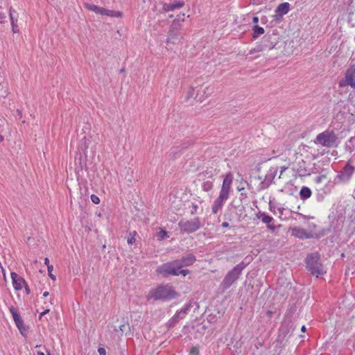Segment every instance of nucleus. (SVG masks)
Wrapping results in <instances>:
<instances>
[{"label":"nucleus","mask_w":355,"mask_h":355,"mask_svg":"<svg viewBox=\"0 0 355 355\" xmlns=\"http://www.w3.org/2000/svg\"><path fill=\"white\" fill-rule=\"evenodd\" d=\"M157 236L159 240H162L167 236V232L166 230H162L157 234Z\"/></svg>","instance_id":"nucleus-35"},{"label":"nucleus","mask_w":355,"mask_h":355,"mask_svg":"<svg viewBox=\"0 0 355 355\" xmlns=\"http://www.w3.org/2000/svg\"><path fill=\"white\" fill-rule=\"evenodd\" d=\"M98 352L100 355H106V350L104 347H99L98 349Z\"/></svg>","instance_id":"nucleus-41"},{"label":"nucleus","mask_w":355,"mask_h":355,"mask_svg":"<svg viewBox=\"0 0 355 355\" xmlns=\"http://www.w3.org/2000/svg\"><path fill=\"white\" fill-rule=\"evenodd\" d=\"M349 85L352 88L355 89V64L349 65L346 70L345 78L339 82V87H344Z\"/></svg>","instance_id":"nucleus-10"},{"label":"nucleus","mask_w":355,"mask_h":355,"mask_svg":"<svg viewBox=\"0 0 355 355\" xmlns=\"http://www.w3.org/2000/svg\"><path fill=\"white\" fill-rule=\"evenodd\" d=\"M181 28V23L178 19H175L173 21L171 25L170 26L169 29H171V31H180Z\"/></svg>","instance_id":"nucleus-31"},{"label":"nucleus","mask_w":355,"mask_h":355,"mask_svg":"<svg viewBox=\"0 0 355 355\" xmlns=\"http://www.w3.org/2000/svg\"><path fill=\"white\" fill-rule=\"evenodd\" d=\"M41 345H36L35 348H38V347H40Z\"/></svg>","instance_id":"nucleus-63"},{"label":"nucleus","mask_w":355,"mask_h":355,"mask_svg":"<svg viewBox=\"0 0 355 355\" xmlns=\"http://www.w3.org/2000/svg\"><path fill=\"white\" fill-rule=\"evenodd\" d=\"M266 314L268 318H271L273 314V312L269 310L266 311Z\"/></svg>","instance_id":"nucleus-46"},{"label":"nucleus","mask_w":355,"mask_h":355,"mask_svg":"<svg viewBox=\"0 0 355 355\" xmlns=\"http://www.w3.org/2000/svg\"><path fill=\"white\" fill-rule=\"evenodd\" d=\"M252 22L254 24H257L259 22V17H252Z\"/></svg>","instance_id":"nucleus-47"},{"label":"nucleus","mask_w":355,"mask_h":355,"mask_svg":"<svg viewBox=\"0 0 355 355\" xmlns=\"http://www.w3.org/2000/svg\"><path fill=\"white\" fill-rule=\"evenodd\" d=\"M221 225L223 227H228L230 226L229 223L227 221L223 222Z\"/></svg>","instance_id":"nucleus-49"},{"label":"nucleus","mask_w":355,"mask_h":355,"mask_svg":"<svg viewBox=\"0 0 355 355\" xmlns=\"http://www.w3.org/2000/svg\"><path fill=\"white\" fill-rule=\"evenodd\" d=\"M189 354L191 355H200L198 347L196 346L192 347L189 350Z\"/></svg>","instance_id":"nucleus-37"},{"label":"nucleus","mask_w":355,"mask_h":355,"mask_svg":"<svg viewBox=\"0 0 355 355\" xmlns=\"http://www.w3.org/2000/svg\"><path fill=\"white\" fill-rule=\"evenodd\" d=\"M183 319L182 315H180L177 312L175 314L168 320V327H173L180 320Z\"/></svg>","instance_id":"nucleus-28"},{"label":"nucleus","mask_w":355,"mask_h":355,"mask_svg":"<svg viewBox=\"0 0 355 355\" xmlns=\"http://www.w3.org/2000/svg\"><path fill=\"white\" fill-rule=\"evenodd\" d=\"M297 214L302 217V218H304V219H310V218H313V217H311V216H305L301 213H297Z\"/></svg>","instance_id":"nucleus-44"},{"label":"nucleus","mask_w":355,"mask_h":355,"mask_svg":"<svg viewBox=\"0 0 355 355\" xmlns=\"http://www.w3.org/2000/svg\"><path fill=\"white\" fill-rule=\"evenodd\" d=\"M191 307V302H189L187 303L183 308H182L180 310L177 311L176 312L179 313L180 315L182 316V318L185 317V315L187 314L188 311Z\"/></svg>","instance_id":"nucleus-30"},{"label":"nucleus","mask_w":355,"mask_h":355,"mask_svg":"<svg viewBox=\"0 0 355 355\" xmlns=\"http://www.w3.org/2000/svg\"><path fill=\"white\" fill-rule=\"evenodd\" d=\"M299 195L302 200H305L311 196L312 191L310 188L304 186L300 189Z\"/></svg>","instance_id":"nucleus-22"},{"label":"nucleus","mask_w":355,"mask_h":355,"mask_svg":"<svg viewBox=\"0 0 355 355\" xmlns=\"http://www.w3.org/2000/svg\"><path fill=\"white\" fill-rule=\"evenodd\" d=\"M287 169V167L286 166H282L281 168V171H280V175H279V178H281V175H282V173H284V171H285Z\"/></svg>","instance_id":"nucleus-48"},{"label":"nucleus","mask_w":355,"mask_h":355,"mask_svg":"<svg viewBox=\"0 0 355 355\" xmlns=\"http://www.w3.org/2000/svg\"><path fill=\"white\" fill-rule=\"evenodd\" d=\"M291 230L292 236L300 239H311L313 237L311 233L299 227H291Z\"/></svg>","instance_id":"nucleus-16"},{"label":"nucleus","mask_w":355,"mask_h":355,"mask_svg":"<svg viewBox=\"0 0 355 355\" xmlns=\"http://www.w3.org/2000/svg\"><path fill=\"white\" fill-rule=\"evenodd\" d=\"M49 312V309H46L45 311H43V314H46Z\"/></svg>","instance_id":"nucleus-58"},{"label":"nucleus","mask_w":355,"mask_h":355,"mask_svg":"<svg viewBox=\"0 0 355 355\" xmlns=\"http://www.w3.org/2000/svg\"><path fill=\"white\" fill-rule=\"evenodd\" d=\"M24 287L25 288V291H26V293L27 295L30 294L31 293V289L29 288V286H28L27 283L25 282V284H24Z\"/></svg>","instance_id":"nucleus-42"},{"label":"nucleus","mask_w":355,"mask_h":355,"mask_svg":"<svg viewBox=\"0 0 355 355\" xmlns=\"http://www.w3.org/2000/svg\"><path fill=\"white\" fill-rule=\"evenodd\" d=\"M268 206H269V210L272 212L273 214H275V205L274 204L272 203V202L271 200H270L269 203H268Z\"/></svg>","instance_id":"nucleus-40"},{"label":"nucleus","mask_w":355,"mask_h":355,"mask_svg":"<svg viewBox=\"0 0 355 355\" xmlns=\"http://www.w3.org/2000/svg\"><path fill=\"white\" fill-rule=\"evenodd\" d=\"M254 53H257V51H255V48H253L250 51L249 54H252Z\"/></svg>","instance_id":"nucleus-54"},{"label":"nucleus","mask_w":355,"mask_h":355,"mask_svg":"<svg viewBox=\"0 0 355 355\" xmlns=\"http://www.w3.org/2000/svg\"><path fill=\"white\" fill-rule=\"evenodd\" d=\"M196 261V257L193 254H187L180 259H177L171 261H168L161 266H175L177 268H183L192 266Z\"/></svg>","instance_id":"nucleus-7"},{"label":"nucleus","mask_w":355,"mask_h":355,"mask_svg":"<svg viewBox=\"0 0 355 355\" xmlns=\"http://www.w3.org/2000/svg\"><path fill=\"white\" fill-rule=\"evenodd\" d=\"M183 150L180 145H175L173 146L169 152V157L172 159H175L177 156L182 153Z\"/></svg>","instance_id":"nucleus-24"},{"label":"nucleus","mask_w":355,"mask_h":355,"mask_svg":"<svg viewBox=\"0 0 355 355\" xmlns=\"http://www.w3.org/2000/svg\"><path fill=\"white\" fill-rule=\"evenodd\" d=\"M198 209V205L196 203H192L191 206V211L190 214L191 215H195L197 213Z\"/></svg>","instance_id":"nucleus-38"},{"label":"nucleus","mask_w":355,"mask_h":355,"mask_svg":"<svg viewBox=\"0 0 355 355\" xmlns=\"http://www.w3.org/2000/svg\"><path fill=\"white\" fill-rule=\"evenodd\" d=\"M3 137L2 136H0V141H3Z\"/></svg>","instance_id":"nucleus-62"},{"label":"nucleus","mask_w":355,"mask_h":355,"mask_svg":"<svg viewBox=\"0 0 355 355\" xmlns=\"http://www.w3.org/2000/svg\"><path fill=\"white\" fill-rule=\"evenodd\" d=\"M178 293L173 287L169 284L159 285L151 289L146 296L147 300L169 301L178 297Z\"/></svg>","instance_id":"nucleus-2"},{"label":"nucleus","mask_w":355,"mask_h":355,"mask_svg":"<svg viewBox=\"0 0 355 355\" xmlns=\"http://www.w3.org/2000/svg\"><path fill=\"white\" fill-rule=\"evenodd\" d=\"M248 266V263L244 261L240 262L230 270L225 276L223 280L220 284V288L225 291L228 289L241 276L242 271Z\"/></svg>","instance_id":"nucleus-3"},{"label":"nucleus","mask_w":355,"mask_h":355,"mask_svg":"<svg viewBox=\"0 0 355 355\" xmlns=\"http://www.w3.org/2000/svg\"><path fill=\"white\" fill-rule=\"evenodd\" d=\"M352 159H348L346 164L336 176L335 181L339 183L348 182L355 172V167L352 166Z\"/></svg>","instance_id":"nucleus-9"},{"label":"nucleus","mask_w":355,"mask_h":355,"mask_svg":"<svg viewBox=\"0 0 355 355\" xmlns=\"http://www.w3.org/2000/svg\"><path fill=\"white\" fill-rule=\"evenodd\" d=\"M122 327H123V326H121V327H120V330H123V329H122Z\"/></svg>","instance_id":"nucleus-64"},{"label":"nucleus","mask_w":355,"mask_h":355,"mask_svg":"<svg viewBox=\"0 0 355 355\" xmlns=\"http://www.w3.org/2000/svg\"><path fill=\"white\" fill-rule=\"evenodd\" d=\"M198 96H199L198 93H196V94L195 93V88L193 87H191L187 92L186 98L187 100H189L191 98H195L196 99H197L198 101L202 102V97L198 98Z\"/></svg>","instance_id":"nucleus-27"},{"label":"nucleus","mask_w":355,"mask_h":355,"mask_svg":"<svg viewBox=\"0 0 355 355\" xmlns=\"http://www.w3.org/2000/svg\"><path fill=\"white\" fill-rule=\"evenodd\" d=\"M49 293L48 291H45L43 293L44 297H46L47 296H49Z\"/></svg>","instance_id":"nucleus-55"},{"label":"nucleus","mask_w":355,"mask_h":355,"mask_svg":"<svg viewBox=\"0 0 355 355\" xmlns=\"http://www.w3.org/2000/svg\"><path fill=\"white\" fill-rule=\"evenodd\" d=\"M37 355H44V352L42 351H37Z\"/></svg>","instance_id":"nucleus-56"},{"label":"nucleus","mask_w":355,"mask_h":355,"mask_svg":"<svg viewBox=\"0 0 355 355\" xmlns=\"http://www.w3.org/2000/svg\"><path fill=\"white\" fill-rule=\"evenodd\" d=\"M324 178H326V175H320V176L317 177L316 182L318 183L321 182L322 180L324 179Z\"/></svg>","instance_id":"nucleus-43"},{"label":"nucleus","mask_w":355,"mask_h":355,"mask_svg":"<svg viewBox=\"0 0 355 355\" xmlns=\"http://www.w3.org/2000/svg\"><path fill=\"white\" fill-rule=\"evenodd\" d=\"M213 182L210 180H207L202 182V188L204 191H209L213 189Z\"/></svg>","instance_id":"nucleus-32"},{"label":"nucleus","mask_w":355,"mask_h":355,"mask_svg":"<svg viewBox=\"0 0 355 355\" xmlns=\"http://www.w3.org/2000/svg\"><path fill=\"white\" fill-rule=\"evenodd\" d=\"M44 263H45V265H46V266H48V265H51V264L49 263V258L46 257V258L44 259Z\"/></svg>","instance_id":"nucleus-52"},{"label":"nucleus","mask_w":355,"mask_h":355,"mask_svg":"<svg viewBox=\"0 0 355 355\" xmlns=\"http://www.w3.org/2000/svg\"><path fill=\"white\" fill-rule=\"evenodd\" d=\"M289 7L290 4L287 2L280 3L276 9V12L279 15H286L289 11Z\"/></svg>","instance_id":"nucleus-21"},{"label":"nucleus","mask_w":355,"mask_h":355,"mask_svg":"<svg viewBox=\"0 0 355 355\" xmlns=\"http://www.w3.org/2000/svg\"><path fill=\"white\" fill-rule=\"evenodd\" d=\"M184 17V14H182V15H178L177 19H178L180 21V20L184 21V18H183Z\"/></svg>","instance_id":"nucleus-51"},{"label":"nucleus","mask_w":355,"mask_h":355,"mask_svg":"<svg viewBox=\"0 0 355 355\" xmlns=\"http://www.w3.org/2000/svg\"><path fill=\"white\" fill-rule=\"evenodd\" d=\"M277 175V168H270L266 174L264 179L261 182L259 187L261 189H266L268 188L274 181Z\"/></svg>","instance_id":"nucleus-14"},{"label":"nucleus","mask_w":355,"mask_h":355,"mask_svg":"<svg viewBox=\"0 0 355 355\" xmlns=\"http://www.w3.org/2000/svg\"><path fill=\"white\" fill-rule=\"evenodd\" d=\"M184 6L183 2L177 1L173 3H164L163 10L166 12L173 10L176 8H182Z\"/></svg>","instance_id":"nucleus-20"},{"label":"nucleus","mask_w":355,"mask_h":355,"mask_svg":"<svg viewBox=\"0 0 355 355\" xmlns=\"http://www.w3.org/2000/svg\"><path fill=\"white\" fill-rule=\"evenodd\" d=\"M45 314H43V312H42L40 315L39 319L41 320L42 317Z\"/></svg>","instance_id":"nucleus-61"},{"label":"nucleus","mask_w":355,"mask_h":355,"mask_svg":"<svg viewBox=\"0 0 355 355\" xmlns=\"http://www.w3.org/2000/svg\"><path fill=\"white\" fill-rule=\"evenodd\" d=\"M137 235V232L136 231H132L130 232V235L128 237V243L129 245H132L135 243V236Z\"/></svg>","instance_id":"nucleus-33"},{"label":"nucleus","mask_w":355,"mask_h":355,"mask_svg":"<svg viewBox=\"0 0 355 355\" xmlns=\"http://www.w3.org/2000/svg\"><path fill=\"white\" fill-rule=\"evenodd\" d=\"M104 15L111 17H121L123 13L120 11L111 10L105 8Z\"/></svg>","instance_id":"nucleus-29"},{"label":"nucleus","mask_w":355,"mask_h":355,"mask_svg":"<svg viewBox=\"0 0 355 355\" xmlns=\"http://www.w3.org/2000/svg\"><path fill=\"white\" fill-rule=\"evenodd\" d=\"M90 198H91V200L92 201L93 203H94L96 205H98L100 203V198L97 196L92 194Z\"/></svg>","instance_id":"nucleus-39"},{"label":"nucleus","mask_w":355,"mask_h":355,"mask_svg":"<svg viewBox=\"0 0 355 355\" xmlns=\"http://www.w3.org/2000/svg\"><path fill=\"white\" fill-rule=\"evenodd\" d=\"M254 48H255V51H257V53L267 50V49L265 47L264 44H263L262 42H261L260 44L257 45Z\"/></svg>","instance_id":"nucleus-36"},{"label":"nucleus","mask_w":355,"mask_h":355,"mask_svg":"<svg viewBox=\"0 0 355 355\" xmlns=\"http://www.w3.org/2000/svg\"><path fill=\"white\" fill-rule=\"evenodd\" d=\"M53 270V265H48L47 266V270H48V273H51Z\"/></svg>","instance_id":"nucleus-45"},{"label":"nucleus","mask_w":355,"mask_h":355,"mask_svg":"<svg viewBox=\"0 0 355 355\" xmlns=\"http://www.w3.org/2000/svg\"><path fill=\"white\" fill-rule=\"evenodd\" d=\"M337 139L338 137L334 131L327 129L317 135L315 142L322 146L331 148L335 145Z\"/></svg>","instance_id":"nucleus-5"},{"label":"nucleus","mask_w":355,"mask_h":355,"mask_svg":"<svg viewBox=\"0 0 355 355\" xmlns=\"http://www.w3.org/2000/svg\"><path fill=\"white\" fill-rule=\"evenodd\" d=\"M345 150L350 153L355 150V137H352L346 141Z\"/></svg>","instance_id":"nucleus-23"},{"label":"nucleus","mask_w":355,"mask_h":355,"mask_svg":"<svg viewBox=\"0 0 355 355\" xmlns=\"http://www.w3.org/2000/svg\"><path fill=\"white\" fill-rule=\"evenodd\" d=\"M320 254L317 252L309 254L305 259L306 269L316 277L323 274V266L320 262Z\"/></svg>","instance_id":"nucleus-4"},{"label":"nucleus","mask_w":355,"mask_h":355,"mask_svg":"<svg viewBox=\"0 0 355 355\" xmlns=\"http://www.w3.org/2000/svg\"><path fill=\"white\" fill-rule=\"evenodd\" d=\"M256 217L258 219L261 220L263 223L266 224L267 226V228L270 231H271V232L275 231L276 226L271 223L272 222L275 221L274 218L272 216L266 214L263 211H259L256 214Z\"/></svg>","instance_id":"nucleus-15"},{"label":"nucleus","mask_w":355,"mask_h":355,"mask_svg":"<svg viewBox=\"0 0 355 355\" xmlns=\"http://www.w3.org/2000/svg\"><path fill=\"white\" fill-rule=\"evenodd\" d=\"M44 349H45V351H46V355H51L50 352H49L47 349H45V348H44Z\"/></svg>","instance_id":"nucleus-59"},{"label":"nucleus","mask_w":355,"mask_h":355,"mask_svg":"<svg viewBox=\"0 0 355 355\" xmlns=\"http://www.w3.org/2000/svg\"><path fill=\"white\" fill-rule=\"evenodd\" d=\"M49 274V276L50 277V278L55 281L56 279V277L54 275L52 274V272L51 273H48Z\"/></svg>","instance_id":"nucleus-50"},{"label":"nucleus","mask_w":355,"mask_h":355,"mask_svg":"<svg viewBox=\"0 0 355 355\" xmlns=\"http://www.w3.org/2000/svg\"><path fill=\"white\" fill-rule=\"evenodd\" d=\"M279 37L276 33H267L262 38V43L264 44L267 50H271L279 42Z\"/></svg>","instance_id":"nucleus-13"},{"label":"nucleus","mask_w":355,"mask_h":355,"mask_svg":"<svg viewBox=\"0 0 355 355\" xmlns=\"http://www.w3.org/2000/svg\"><path fill=\"white\" fill-rule=\"evenodd\" d=\"M300 177H306L311 174V168L310 164H307L304 159L299 160L293 168Z\"/></svg>","instance_id":"nucleus-11"},{"label":"nucleus","mask_w":355,"mask_h":355,"mask_svg":"<svg viewBox=\"0 0 355 355\" xmlns=\"http://www.w3.org/2000/svg\"><path fill=\"white\" fill-rule=\"evenodd\" d=\"M191 272L188 269L177 268L175 266H159L156 269V273L162 277H168L169 276H187Z\"/></svg>","instance_id":"nucleus-6"},{"label":"nucleus","mask_w":355,"mask_h":355,"mask_svg":"<svg viewBox=\"0 0 355 355\" xmlns=\"http://www.w3.org/2000/svg\"><path fill=\"white\" fill-rule=\"evenodd\" d=\"M193 144V141L191 140H187L182 141L181 144H180V146H181L182 149L184 150L185 149H187L190 146H191Z\"/></svg>","instance_id":"nucleus-34"},{"label":"nucleus","mask_w":355,"mask_h":355,"mask_svg":"<svg viewBox=\"0 0 355 355\" xmlns=\"http://www.w3.org/2000/svg\"><path fill=\"white\" fill-rule=\"evenodd\" d=\"M252 30L253 31L252 37L254 39L258 38L259 36L263 35L265 32L263 28L259 26L258 25H256V24L252 26Z\"/></svg>","instance_id":"nucleus-25"},{"label":"nucleus","mask_w":355,"mask_h":355,"mask_svg":"<svg viewBox=\"0 0 355 355\" xmlns=\"http://www.w3.org/2000/svg\"><path fill=\"white\" fill-rule=\"evenodd\" d=\"M301 331H302V332H305V331H306V327H305L304 325H303V326L301 327Z\"/></svg>","instance_id":"nucleus-57"},{"label":"nucleus","mask_w":355,"mask_h":355,"mask_svg":"<svg viewBox=\"0 0 355 355\" xmlns=\"http://www.w3.org/2000/svg\"><path fill=\"white\" fill-rule=\"evenodd\" d=\"M14 10H10V18L11 21V26H12V31L14 33H17L19 32V29L18 27V25L17 24V20L15 19L13 16V12Z\"/></svg>","instance_id":"nucleus-26"},{"label":"nucleus","mask_w":355,"mask_h":355,"mask_svg":"<svg viewBox=\"0 0 355 355\" xmlns=\"http://www.w3.org/2000/svg\"><path fill=\"white\" fill-rule=\"evenodd\" d=\"M9 311L12 316V318L15 321V323L19 330V331L23 334L24 331H26V326L24 324V320L21 317L20 314L18 313L17 309L11 306L9 307Z\"/></svg>","instance_id":"nucleus-12"},{"label":"nucleus","mask_w":355,"mask_h":355,"mask_svg":"<svg viewBox=\"0 0 355 355\" xmlns=\"http://www.w3.org/2000/svg\"><path fill=\"white\" fill-rule=\"evenodd\" d=\"M10 275L14 288L16 291L21 290L24 286V284L26 282L24 279L15 272H12Z\"/></svg>","instance_id":"nucleus-17"},{"label":"nucleus","mask_w":355,"mask_h":355,"mask_svg":"<svg viewBox=\"0 0 355 355\" xmlns=\"http://www.w3.org/2000/svg\"><path fill=\"white\" fill-rule=\"evenodd\" d=\"M278 211H279V214H280L281 215H282V214H284V208H283V207H279V208L278 209Z\"/></svg>","instance_id":"nucleus-53"},{"label":"nucleus","mask_w":355,"mask_h":355,"mask_svg":"<svg viewBox=\"0 0 355 355\" xmlns=\"http://www.w3.org/2000/svg\"><path fill=\"white\" fill-rule=\"evenodd\" d=\"M178 226L182 234H191L196 232L201 227L200 220L198 217H196L191 220H180Z\"/></svg>","instance_id":"nucleus-8"},{"label":"nucleus","mask_w":355,"mask_h":355,"mask_svg":"<svg viewBox=\"0 0 355 355\" xmlns=\"http://www.w3.org/2000/svg\"><path fill=\"white\" fill-rule=\"evenodd\" d=\"M120 72H121V73H123V72H125V68H124V67L121 68V69H120Z\"/></svg>","instance_id":"nucleus-60"},{"label":"nucleus","mask_w":355,"mask_h":355,"mask_svg":"<svg viewBox=\"0 0 355 355\" xmlns=\"http://www.w3.org/2000/svg\"><path fill=\"white\" fill-rule=\"evenodd\" d=\"M182 38L181 33L180 31H171V29H169L168 35L166 40L167 43L176 44L178 41H180Z\"/></svg>","instance_id":"nucleus-18"},{"label":"nucleus","mask_w":355,"mask_h":355,"mask_svg":"<svg viewBox=\"0 0 355 355\" xmlns=\"http://www.w3.org/2000/svg\"><path fill=\"white\" fill-rule=\"evenodd\" d=\"M232 181L233 176L230 172L223 179L219 196L214 201L211 206V211L214 214H217L221 210L225 202L229 198Z\"/></svg>","instance_id":"nucleus-1"},{"label":"nucleus","mask_w":355,"mask_h":355,"mask_svg":"<svg viewBox=\"0 0 355 355\" xmlns=\"http://www.w3.org/2000/svg\"><path fill=\"white\" fill-rule=\"evenodd\" d=\"M85 8L89 10H92V11L94 12L96 14H99L101 15H104V12H105L104 8L99 7L96 5L90 4L88 3L85 4Z\"/></svg>","instance_id":"nucleus-19"}]
</instances>
